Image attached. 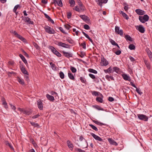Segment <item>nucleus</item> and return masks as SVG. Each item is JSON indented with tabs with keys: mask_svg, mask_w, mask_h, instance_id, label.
<instances>
[{
	"mask_svg": "<svg viewBox=\"0 0 152 152\" xmlns=\"http://www.w3.org/2000/svg\"><path fill=\"white\" fill-rule=\"evenodd\" d=\"M45 31L49 34H55L56 32L55 30L52 28L48 26H46L44 27Z\"/></svg>",
	"mask_w": 152,
	"mask_h": 152,
	"instance_id": "f257e3e1",
	"label": "nucleus"
},
{
	"mask_svg": "<svg viewBox=\"0 0 152 152\" xmlns=\"http://www.w3.org/2000/svg\"><path fill=\"white\" fill-rule=\"evenodd\" d=\"M149 19V17L147 15H145L143 16H139V19L142 23H145L148 21Z\"/></svg>",
	"mask_w": 152,
	"mask_h": 152,
	"instance_id": "f03ea898",
	"label": "nucleus"
},
{
	"mask_svg": "<svg viewBox=\"0 0 152 152\" xmlns=\"http://www.w3.org/2000/svg\"><path fill=\"white\" fill-rule=\"evenodd\" d=\"M18 109L19 110L23 112L24 114L26 115H29L32 113V111L30 110H25L20 108H18Z\"/></svg>",
	"mask_w": 152,
	"mask_h": 152,
	"instance_id": "7ed1b4c3",
	"label": "nucleus"
},
{
	"mask_svg": "<svg viewBox=\"0 0 152 152\" xmlns=\"http://www.w3.org/2000/svg\"><path fill=\"white\" fill-rule=\"evenodd\" d=\"M115 32L116 34L120 35L121 37L123 36V31L122 29H120L119 26H115Z\"/></svg>",
	"mask_w": 152,
	"mask_h": 152,
	"instance_id": "20e7f679",
	"label": "nucleus"
},
{
	"mask_svg": "<svg viewBox=\"0 0 152 152\" xmlns=\"http://www.w3.org/2000/svg\"><path fill=\"white\" fill-rule=\"evenodd\" d=\"M138 118L141 120L147 121L148 120V117L145 115L143 114H138L137 115Z\"/></svg>",
	"mask_w": 152,
	"mask_h": 152,
	"instance_id": "39448f33",
	"label": "nucleus"
},
{
	"mask_svg": "<svg viewBox=\"0 0 152 152\" xmlns=\"http://www.w3.org/2000/svg\"><path fill=\"white\" fill-rule=\"evenodd\" d=\"M101 64L103 66H106L108 64V61L103 57L101 58Z\"/></svg>",
	"mask_w": 152,
	"mask_h": 152,
	"instance_id": "423d86ee",
	"label": "nucleus"
},
{
	"mask_svg": "<svg viewBox=\"0 0 152 152\" xmlns=\"http://www.w3.org/2000/svg\"><path fill=\"white\" fill-rule=\"evenodd\" d=\"M79 6L80 8L78 7L77 6H76L74 8H73V9L76 11L78 12L83 11L85 9V7L84 6Z\"/></svg>",
	"mask_w": 152,
	"mask_h": 152,
	"instance_id": "0eeeda50",
	"label": "nucleus"
},
{
	"mask_svg": "<svg viewBox=\"0 0 152 152\" xmlns=\"http://www.w3.org/2000/svg\"><path fill=\"white\" fill-rule=\"evenodd\" d=\"M57 45L59 46H61L66 48H70V46L69 45L66 44L64 43H62L61 42H58V43L57 44Z\"/></svg>",
	"mask_w": 152,
	"mask_h": 152,
	"instance_id": "6e6552de",
	"label": "nucleus"
},
{
	"mask_svg": "<svg viewBox=\"0 0 152 152\" xmlns=\"http://www.w3.org/2000/svg\"><path fill=\"white\" fill-rule=\"evenodd\" d=\"M136 28L141 33H143L145 31V28L142 25H140L138 26H137Z\"/></svg>",
	"mask_w": 152,
	"mask_h": 152,
	"instance_id": "1a4fd4ad",
	"label": "nucleus"
},
{
	"mask_svg": "<svg viewBox=\"0 0 152 152\" xmlns=\"http://www.w3.org/2000/svg\"><path fill=\"white\" fill-rule=\"evenodd\" d=\"M62 52L64 56L66 58H69V57H72L73 55L71 53L66 52L65 51H63Z\"/></svg>",
	"mask_w": 152,
	"mask_h": 152,
	"instance_id": "9d476101",
	"label": "nucleus"
},
{
	"mask_svg": "<svg viewBox=\"0 0 152 152\" xmlns=\"http://www.w3.org/2000/svg\"><path fill=\"white\" fill-rule=\"evenodd\" d=\"M23 20L25 22L28 23L29 24H34V22L31 21V19L28 17L24 18Z\"/></svg>",
	"mask_w": 152,
	"mask_h": 152,
	"instance_id": "9b49d317",
	"label": "nucleus"
},
{
	"mask_svg": "<svg viewBox=\"0 0 152 152\" xmlns=\"http://www.w3.org/2000/svg\"><path fill=\"white\" fill-rule=\"evenodd\" d=\"M91 135L95 140L100 141H102V139L101 138L95 134L92 133Z\"/></svg>",
	"mask_w": 152,
	"mask_h": 152,
	"instance_id": "f8f14e48",
	"label": "nucleus"
},
{
	"mask_svg": "<svg viewBox=\"0 0 152 152\" xmlns=\"http://www.w3.org/2000/svg\"><path fill=\"white\" fill-rule=\"evenodd\" d=\"M83 139H84V140H85L84 141V144L86 145V146L85 147V146H84L83 145H82V146L83 147V148H87V147H88V143H87V142L86 141V140L84 139L83 137L82 136H80V138H79V140H80V141H82Z\"/></svg>",
	"mask_w": 152,
	"mask_h": 152,
	"instance_id": "ddd939ff",
	"label": "nucleus"
},
{
	"mask_svg": "<svg viewBox=\"0 0 152 152\" xmlns=\"http://www.w3.org/2000/svg\"><path fill=\"white\" fill-rule=\"evenodd\" d=\"M122 76L123 78V79L126 80H128L129 81H131V79H130V76L127 75V74H123L122 75Z\"/></svg>",
	"mask_w": 152,
	"mask_h": 152,
	"instance_id": "4468645a",
	"label": "nucleus"
},
{
	"mask_svg": "<svg viewBox=\"0 0 152 152\" xmlns=\"http://www.w3.org/2000/svg\"><path fill=\"white\" fill-rule=\"evenodd\" d=\"M108 140L110 144L111 145L117 146L118 145L117 143L112 138H109L108 139Z\"/></svg>",
	"mask_w": 152,
	"mask_h": 152,
	"instance_id": "2eb2a0df",
	"label": "nucleus"
},
{
	"mask_svg": "<svg viewBox=\"0 0 152 152\" xmlns=\"http://www.w3.org/2000/svg\"><path fill=\"white\" fill-rule=\"evenodd\" d=\"M135 12L138 15H142L145 14V11L140 9L136 10Z\"/></svg>",
	"mask_w": 152,
	"mask_h": 152,
	"instance_id": "dca6fc26",
	"label": "nucleus"
},
{
	"mask_svg": "<svg viewBox=\"0 0 152 152\" xmlns=\"http://www.w3.org/2000/svg\"><path fill=\"white\" fill-rule=\"evenodd\" d=\"M37 105L38 108L40 110H42L43 109V105L42 102L40 99L38 100L37 101Z\"/></svg>",
	"mask_w": 152,
	"mask_h": 152,
	"instance_id": "f3484780",
	"label": "nucleus"
},
{
	"mask_svg": "<svg viewBox=\"0 0 152 152\" xmlns=\"http://www.w3.org/2000/svg\"><path fill=\"white\" fill-rule=\"evenodd\" d=\"M20 69L22 72L23 74L25 75H28V72L23 66H20Z\"/></svg>",
	"mask_w": 152,
	"mask_h": 152,
	"instance_id": "a211bd4d",
	"label": "nucleus"
},
{
	"mask_svg": "<svg viewBox=\"0 0 152 152\" xmlns=\"http://www.w3.org/2000/svg\"><path fill=\"white\" fill-rule=\"evenodd\" d=\"M108 0H98V4L101 7H102V3L105 4L107 3Z\"/></svg>",
	"mask_w": 152,
	"mask_h": 152,
	"instance_id": "6ab92c4d",
	"label": "nucleus"
},
{
	"mask_svg": "<svg viewBox=\"0 0 152 152\" xmlns=\"http://www.w3.org/2000/svg\"><path fill=\"white\" fill-rule=\"evenodd\" d=\"M67 145L71 150H72L73 148V145L71 143L70 141L69 140H67Z\"/></svg>",
	"mask_w": 152,
	"mask_h": 152,
	"instance_id": "aec40b11",
	"label": "nucleus"
},
{
	"mask_svg": "<svg viewBox=\"0 0 152 152\" xmlns=\"http://www.w3.org/2000/svg\"><path fill=\"white\" fill-rule=\"evenodd\" d=\"M46 97L50 101H53L54 100V97L49 95L48 94H47Z\"/></svg>",
	"mask_w": 152,
	"mask_h": 152,
	"instance_id": "412c9836",
	"label": "nucleus"
},
{
	"mask_svg": "<svg viewBox=\"0 0 152 152\" xmlns=\"http://www.w3.org/2000/svg\"><path fill=\"white\" fill-rule=\"evenodd\" d=\"M92 94L93 95H94L95 96H102V95L99 93V92H97L96 91H94L92 93Z\"/></svg>",
	"mask_w": 152,
	"mask_h": 152,
	"instance_id": "4be33fe9",
	"label": "nucleus"
},
{
	"mask_svg": "<svg viewBox=\"0 0 152 152\" xmlns=\"http://www.w3.org/2000/svg\"><path fill=\"white\" fill-rule=\"evenodd\" d=\"M119 13L121 14L123 17L125 18L126 20H128L129 19V17L128 15L125 13H124L122 11H120L119 12Z\"/></svg>",
	"mask_w": 152,
	"mask_h": 152,
	"instance_id": "5701e85b",
	"label": "nucleus"
},
{
	"mask_svg": "<svg viewBox=\"0 0 152 152\" xmlns=\"http://www.w3.org/2000/svg\"><path fill=\"white\" fill-rule=\"evenodd\" d=\"M103 96H102L101 97L100 96H98L96 97V101L98 102H99L100 103H102L103 102Z\"/></svg>",
	"mask_w": 152,
	"mask_h": 152,
	"instance_id": "b1692460",
	"label": "nucleus"
},
{
	"mask_svg": "<svg viewBox=\"0 0 152 152\" xmlns=\"http://www.w3.org/2000/svg\"><path fill=\"white\" fill-rule=\"evenodd\" d=\"M19 56L21 58L23 61L26 65V64H27V62L24 56L21 54L19 55Z\"/></svg>",
	"mask_w": 152,
	"mask_h": 152,
	"instance_id": "393cba45",
	"label": "nucleus"
},
{
	"mask_svg": "<svg viewBox=\"0 0 152 152\" xmlns=\"http://www.w3.org/2000/svg\"><path fill=\"white\" fill-rule=\"evenodd\" d=\"M68 76L69 79H70L71 80H74L75 78V77L70 72L68 73Z\"/></svg>",
	"mask_w": 152,
	"mask_h": 152,
	"instance_id": "a878e982",
	"label": "nucleus"
},
{
	"mask_svg": "<svg viewBox=\"0 0 152 152\" xmlns=\"http://www.w3.org/2000/svg\"><path fill=\"white\" fill-rule=\"evenodd\" d=\"M56 4L60 7H62L63 6V3L61 0H56Z\"/></svg>",
	"mask_w": 152,
	"mask_h": 152,
	"instance_id": "bb28decb",
	"label": "nucleus"
},
{
	"mask_svg": "<svg viewBox=\"0 0 152 152\" xmlns=\"http://www.w3.org/2000/svg\"><path fill=\"white\" fill-rule=\"evenodd\" d=\"M89 76L92 79H95V80L99 82L98 79L97 78H96L95 76L94 75L90 73L89 74Z\"/></svg>",
	"mask_w": 152,
	"mask_h": 152,
	"instance_id": "cd10ccee",
	"label": "nucleus"
},
{
	"mask_svg": "<svg viewBox=\"0 0 152 152\" xmlns=\"http://www.w3.org/2000/svg\"><path fill=\"white\" fill-rule=\"evenodd\" d=\"M69 3L71 7H73L75 4V2L74 0H69Z\"/></svg>",
	"mask_w": 152,
	"mask_h": 152,
	"instance_id": "c85d7f7f",
	"label": "nucleus"
},
{
	"mask_svg": "<svg viewBox=\"0 0 152 152\" xmlns=\"http://www.w3.org/2000/svg\"><path fill=\"white\" fill-rule=\"evenodd\" d=\"M16 37H18L19 39L23 41V42H25L26 41V39H24L23 37L18 34L17 36H16Z\"/></svg>",
	"mask_w": 152,
	"mask_h": 152,
	"instance_id": "c756f323",
	"label": "nucleus"
},
{
	"mask_svg": "<svg viewBox=\"0 0 152 152\" xmlns=\"http://www.w3.org/2000/svg\"><path fill=\"white\" fill-rule=\"evenodd\" d=\"M79 16L84 20H87V17L85 15H79Z\"/></svg>",
	"mask_w": 152,
	"mask_h": 152,
	"instance_id": "7c9ffc66",
	"label": "nucleus"
},
{
	"mask_svg": "<svg viewBox=\"0 0 152 152\" xmlns=\"http://www.w3.org/2000/svg\"><path fill=\"white\" fill-rule=\"evenodd\" d=\"M125 38L127 41H132V38L131 37L127 34H126L125 35Z\"/></svg>",
	"mask_w": 152,
	"mask_h": 152,
	"instance_id": "2f4dec72",
	"label": "nucleus"
},
{
	"mask_svg": "<svg viewBox=\"0 0 152 152\" xmlns=\"http://www.w3.org/2000/svg\"><path fill=\"white\" fill-rule=\"evenodd\" d=\"M110 42L112 45H116L117 46L118 48H120L119 46H118V44L116 42H115L114 40L111 39L110 40Z\"/></svg>",
	"mask_w": 152,
	"mask_h": 152,
	"instance_id": "473e14b6",
	"label": "nucleus"
},
{
	"mask_svg": "<svg viewBox=\"0 0 152 152\" xmlns=\"http://www.w3.org/2000/svg\"><path fill=\"white\" fill-rule=\"evenodd\" d=\"M88 71L90 72L96 74L97 73V72L95 70L92 69H88Z\"/></svg>",
	"mask_w": 152,
	"mask_h": 152,
	"instance_id": "72a5a7b5",
	"label": "nucleus"
},
{
	"mask_svg": "<svg viewBox=\"0 0 152 152\" xmlns=\"http://www.w3.org/2000/svg\"><path fill=\"white\" fill-rule=\"evenodd\" d=\"M144 62L147 68L148 69H150V65L149 62L146 60H144Z\"/></svg>",
	"mask_w": 152,
	"mask_h": 152,
	"instance_id": "f704fd0d",
	"label": "nucleus"
},
{
	"mask_svg": "<svg viewBox=\"0 0 152 152\" xmlns=\"http://www.w3.org/2000/svg\"><path fill=\"white\" fill-rule=\"evenodd\" d=\"M30 124L34 127H39V125L37 123H35L33 122H30Z\"/></svg>",
	"mask_w": 152,
	"mask_h": 152,
	"instance_id": "c9c22d12",
	"label": "nucleus"
},
{
	"mask_svg": "<svg viewBox=\"0 0 152 152\" xmlns=\"http://www.w3.org/2000/svg\"><path fill=\"white\" fill-rule=\"evenodd\" d=\"M129 48L130 50H134L135 49V47L134 45L131 44L129 45Z\"/></svg>",
	"mask_w": 152,
	"mask_h": 152,
	"instance_id": "e433bc0d",
	"label": "nucleus"
},
{
	"mask_svg": "<svg viewBox=\"0 0 152 152\" xmlns=\"http://www.w3.org/2000/svg\"><path fill=\"white\" fill-rule=\"evenodd\" d=\"M50 64L51 67L53 70H55L56 69V68L55 64H53L52 62H50Z\"/></svg>",
	"mask_w": 152,
	"mask_h": 152,
	"instance_id": "4c0bfd02",
	"label": "nucleus"
},
{
	"mask_svg": "<svg viewBox=\"0 0 152 152\" xmlns=\"http://www.w3.org/2000/svg\"><path fill=\"white\" fill-rule=\"evenodd\" d=\"M112 70L111 69V67H110L109 68H108V69H107L104 70V71L106 73H110L111 72Z\"/></svg>",
	"mask_w": 152,
	"mask_h": 152,
	"instance_id": "58836bf2",
	"label": "nucleus"
},
{
	"mask_svg": "<svg viewBox=\"0 0 152 152\" xmlns=\"http://www.w3.org/2000/svg\"><path fill=\"white\" fill-rule=\"evenodd\" d=\"M18 81L20 84L22 85L24 84V82L23 80L21 79L20 78H18Z\"/></svg>",
	"mask_w": 152,
	"mask_h": 152,
	"instance_id": "ea45409f",
	"label": "nucleus"
},
{
	"mask_svg": "<svg viewBox=\"0 0 152 152\" xmlns=\"http://www.w3.org/2000/svg\"><path fill=\"white\" fill-rule=\"evenodd\" d=\"M59 76L61 79H63L64 78V75L63 72H62V71H60L59 73Z\"/></svg>",
	"mask_w": 152,
	"mask_h": 152,
	"instance_id": "a19ab883",
	"label": "nucleus"
},
{
	"mask_svg": "<svg viewBox=\"0 0 152 152\" xmlns=\"http://www.w3.org/2000/svg\"><path fill=\"white\" fill-rule=\"evenodd\" d=\"M89 125L91 127V128L95 131H97L98 130V129L95 126H94L92 124H89Z\"/></svg>",
	"mask_w": 152,
	"mask_h": 152,
	"instance_id": "79ce46f5",
	"label": "nucleus"
},
{
	"mask_svg": "<svg viewBox=\"0 0 152 152\" xmlns=\"http://www.w3.org/2000/svg\"><path fill=\"white\" fill-rule=\"evenodd\" d=\"M49 49L50 50H51L52 52L54 53L55 52V51H56L57 50L55 48H54L52 46H50Z\"/></svg>",
	"mask_w": 152,
	"mask_h": 152,
	"instance_id": "37998d69",
	"label": "nucleus"
},
{
	"mask_svg": "<svg viewBox=\"0 0 152 152\" xmlns=\"http://www.w3.org/2000/svg\"><path fill=\"white\" fill-rule=\"evenodd\" d=\"M6 145L8 146L11 149L13 150H14V149L12 147V145L8 141L6 142Z\"/></svg>",
	"mask_w": 152,
	"mask_h": 152,
	"instance_id": "c03bdc74",
	"label": "nucleus"
},
{
	"mask_svg": "<svg viewBox=\"0 0 152 152\" xmlns=\"http://www.w3.org/2000/svg\"><path fill=\"white\" fill-rule=\"evenodd\" d=\"M70 69L73 73H75L76 72L77 70L73 66H71Z\"/></svg>",
	"mask_w": 152,
	"mask_h": 152,
	"instance_id": "a18cd8bd",
	"label": "nucleus"
},
{
	"mask_svg": "<svg viewBox=\"0 0 152 152\" xmlns=\"http://www.w3.org/2000/svg\"><path fill=\"white\" fill-rule=\"evenodd\" d=\"M93 122L95 124H96L100 126H102V125H104V124L102 123L96 121H94Z\"/></svg>",
	"mask_w": 152,
	"mask_h": 152,
	"instance_id": "49530a36",
	"label": "nucleus"
},
{
	"mask_svg": "<svg viewBox=\"0 0 152 152\" xmlns=\"http://www.w3.org/2000/svg\"><path fill=\"white\" fill-rule=\"evenodd\" d=\"M113 71H115L117 73H118L119 71V69L117 67L115 66L113 68Z\"/></svg>",
	"mask_w": 152,
	"mask_h": 152,
	"instance_id": "de8ad7c7",
	"label": "nucleus"
},
{
	"mask_svg": "<svg viewBox=\"0 0 152 152\" xmlns=\"http://www.w3.org/2000/svg\"><path fill=\"white\" fill-rule=\"evenodd\" d=\"M85 36L87 38L92 44L93 43V42L92 40L89 37V36L87 34H86Z\"/></svg>",
	"mask_w": 152,
	"mask_h": 152,
	"instance_id": "09e8293b",
	"label": "nucleus"
},
{
	"mask_svg": "<svg viewBox=\"0 0 152 152\" xmlns=\"http://www.w3.org/2000/svg\"><path fill=\"white\" fill-rule=\"evenodd\" d=\"M20 7V5L19 4H17L14 7L13 11H16L17 9Z\"/></svg>",
	"mask_w": 152,
	"mask_h": 152,
	"instance_id": "8fccbe9b",
	"label": "nucleus"
},
{
	"mask_svg": "<svg viewBox=\"0 0 152 152\" xmlns=\"http://www.w3.org/2000/svg\"><path fill=\"white\" fill-rule=\"evenodd\" d=\"M136 89V91L140 95H141L142 94V93L141 91V90L137 88V87Z\"/></svg>",
	"mask_w": 152,
	"mask_h": 152,
	"instance_id": "3c124183",
	"label": "nucleus"
},
{
	"mask_svg": "<svg viewBox=\"0 0 152 152\" xmlns=\"http://www.w3.org/2000/svg\"><path fill=\"white\" fill-rule=\"evenodd\" d=\"M67 17L68 19H70L72 17V13L71 12H67Z\"/></svg>",
	"mask_w": 152,
	"mask_h": 152,
	"instance_id": "603ef678",
	"label": "nucleus"
},
{
	"mask_svg": "<svg viewBox=\"0 0 152 152\" xmlns=\"http://www.w3.org/2000/svg\"><path fill=\"white\" fill-rule=\"evenodd\" d=\"M54 54L56 55L57 56L59 57H61V54L58 52L57 50L55 51V52L54 53Z\"/></svg>",
	"mask_w": 152,
	"mask_h": 152,
	"instance_id": "864d4df0",
	"label": "nucleus"
},
{
	"mask_svg": "<svg viewBox=\"0 0 152 152\" xmlns=\"http://www.w3.org/2000/svg\"><path fill=\"white\" fill-rule=\"evenodd\" d=\"M80 81H81L82 82L84 83H85V82H86V80L84 78H83L82 77H80Z\"/></svg>",
	"mask_w": 152,
	"mask_h": 152,
	"instance_id": "5fc2aeb1",
	"label": "nucleus"
},
{
	"mask_svg": "<svg viewBox=\"0 0 152 152\" xmlns=\"http://www.w3.org/2000/svg\"><path fill=\"white\" fill-rule=\"evenodd\" d=\"M73 32H75L76 35L78 36V35L79 32L78 31H76L75 28L73 29Z\"/></svg>",
	"mask_w": 152,
	"mask_h": 152,
	"instance_id": "6e6d98bb",
	"label": "nucleus"
},
{
	"mask_svg": "<svg viewBox=\"0 0 152 152\" xmlns=\"http://www.w3.org/2000/svg\"><path fill=\"white\" fill-rule=\"evenodd\" d=\"M33 45L37 49H39L40 48L38 46V45L36 43H33Z\"/></svg>",
	"mask_w": 152,
	"mask_h": 152,
	"instance_id": "4d7b16f0",
	"label": "nucleus"
},
{
	"mask_svg": "<svg viewBox=\"0 0 152 152\" xmlns=\"http://www.w3.org/2000/svg\"><path fill=\"white\" fill-rule=\"evenodd\" d=\"M84 28L86 30H88L90 28L89 26L87 24H85L84 26Z\"/></svg>",
	"mask_w": 152,
	"mask_h": 152,
	"instance_id": "13d9d810",
	"label": "nucleus"
},
{
	"mask_svg": "<svg viewBox=\"0 0 152 152\" xmlns=\"http://www.w3.org/2000/svg\"><path fill=\"white\" fill-rule=\"evenodd\" d=\"M64 27L67 30H69L71 27V26L68 24L65 25Z\"/></svg>",
	"mask_w": 152,
	"mask_h": 152,
	"instance_id": "bf43d9fd",
	"label": "nucleus"
},
{
	"mask_svg": "<svg viewBox=\"0 0 152 152\" xmlns=\"http://www.w3.org/2000/svg\"><path fill=\"white\" fill-rule=\"evenodd\" d=\"M77 2L78 4V5L79 6H84L83 4L82 3L81 1L80 0H77Z\"/></svg>",
	"mask_w": 152,
	"mask_h": 152,
	"instance_id": "052dcab7",
	"label": "nucleus"
},
{
	"mask_svg": "<svg viewBox=\"0 0 152 152\" xmlns=\"http://www.w3.org/2000/svg\"><path fill=\"white\" fill-rule=\"evenodd\" d=\"M75 150L76 151H77L78 152H85L84 151L79 148H76Z\"/></svg>",
	"mask_w": 152,
	"mask_h": 152,
	"instance_id": "680f3d73",
	"label": "nucleus"
},
{
	"mask_svg": "<svg viewBox=\"0 0 152 152\" xmlns=\"http://www.w3.org/2000/svg\"><path fill=\"white\" fill-rule=\"evenodd\" d=\"M22 52L24 54V55L26 56V57H29L28 55V54L26 52H25L23 50H22Z\"/></svg>",
	"mask_w": 152,
	"mask_h": 152,
	"instance_id": "e2e57ef3",
	"label": "nucleus"
},
{
	"mask_svg": "<svg viewBox=\"0 0 152 152\" xmlns=\"http://www.w3.org/2000/svg\"><path fill=\"white\" fill-rule=\"evenodd\" d=\"M44 14L45 18L47 19H48V20H49L50 19H51V18H50V17L46 14L44 13Z\"/></svg>",
	"mask_w": 152,
	"mask_h": 152,
	"instance_id": "0e129e2a",
	"label": "nucleus"
},
{
	"mask_svg": "<svg viewBox=\"0 0 152 152\" xmlns=\"http://www.w3.org/2000/svg\"><path fill=\"white\" fill-rule=\"evenodd\" d=\"M81 45L83 47V48L85 49L86 48V44L85 42H83L81 44Z\"/></svg>",
	"mask_w": 152,
	"mask_h": 152,
	"instance_id": "69168bd1",
	"label": "nucleus"
},
{
	"mask_svg": "<svg viewBox=\"0 0 152 152\" xmlns=\"http://www.w3.org/2000/svg\"><path fill=\"white\" fill-rule=\"evenodd\" d=\"M148 54L150 58L152 59V53L150 51L149 52H148Z\"/></svg>",
	"mask_w": 152,
	"mask_h": 152,
	"instance_id": "338daca9",
	"label": "nucleus"
},
{
	"mask_svg": "<svg viewBox=\"0 0 152 152\" xmlns=\"http://www.w3.org/2000/svg\"><path fill=\"white\" fill-rule=\"evenodd\" d=\"M108 100L110 102H113L114 101V99L111 97H109L108 98Z\"/></svg>",
	"mask_w": 152,
	"mask_h": 152,
	"instance_id": "774afa93",
	"label": "nucleus"
}]
</instances>
